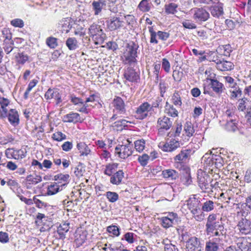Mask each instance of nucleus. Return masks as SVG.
<instances>
[{
	"instance_id": "nucleus-1",
	"label": "nucleus",
	"mask_w": 251,
	"mask_h": 251,
	"mask_svg": "<svg viewBox=\"0 0 251 251\" xmlns=\"http://www.w3.org/2000/svg\"><path fill=\"white\" fill-rule=\"evenodd\" d=\"M138 48V45L134 42L127 44L122 56L124 64L133 67L137 63Z\"/></svg>"
},
{
	"instance_id": "nucleus-2",
	"label": "nucleus",
	"mask_w": 251,
	"mask_h": 251,
	"mask_svg": "<svg viewBox=\"0 0 251 251\" xmlns=\"http://www.w3.org/2000/svg\"><path fill=\"white\" fill-rule=\"evenodd\" d=\"M89 34L92 37L95 44L100 45L104 41L105 34L100 25L93 23L89 27Z\"/></svg>"
},
{
	"instance_id": "nucleus-3",
	"label": "nucleus",
	"mask_w": 251,
	"mask_h": 251,
	"mask_svg": "<svg viewBox=\"0 0 251 251\" xmlns=\"http://www.w3.org/2000/svg\"><path fill=\"white\" fill-rule=\"evenodd\" d=\"M115 153L122 159H126L130 156L133 152V144L128 139L118 145L115 149Z\"/></svg>"
},
{
	"instance_id": "nucleus-4",
	"label": "nucleus",
	"mask_w": 251,
	"mask_h": 251,
	"mask_svg": "<svg viewBox=\"0 0 251 251\" xmlns=\"http://www.w3.org/2000/svg\"><path fill=\"white\" fill-rule=\"evenodd\" d=\"M198 182L199 187L204 192H208L211 190L212 186L210 184L211 181L210 177L201 170L198 171Z\"/></svg>"
},
{
	"instance_id": "nucleus-5",
	"label": "nucleus",
	"mask_w": 251,
	"mask_h": 251,
	"mask_svg": "<svg viewBox=\"0 0 251 251\" xmlns=\"http://www.w3.org/2000/svg\"><path fill=\"white\" fill-rule=\"evenodd\" d=\"M173 120L165 116L159 118L157 122L158 134L163 136L173 126Z\"/></svg>"
},
{
	"instance_id": "nucleus-6",
	"label": "nucleus",
	"mask_w": 251,
	"mask_h": 251,
	"mask_svg": "<svg viewBox=\"0 0 251 251\" xmlns=\"http://www.w3.org/2000/svg\"><path fill=\"white\" fill-rule=\"evenodd\" d=\"M190 12L193 14V19L197 22L202 23L205 22L210 17V14L208 12L202 7L192 8Z\"/></svg>"
},
{
	"instance_id": "nucleus-7",
	"label": "nucleus",
	"mask_w": 251,
	"mask_h": 251,
	"mask_svg": "<svg viewBox=\"0 0 251 251\" xmlns=\"http://www.w3.org/2000/svg\"><path fill=\"white\" fill-rule=\"evenodd\" d=\"M162 226L165 228H168L176 224L178 220L177 214L174 212H170L165 216L160 219Z\"/></svg>"
},
{
	"instance_id": "nucleus-8",
	"label": "nucleus",
	"mask_w": 251,
	"mask_h": 251,
	"mask_svg": "<svg viewBox=\"0 0 251 251\" xmlns=\"http://www.w3.org/2000/svg\"><path fill=\"white\" fill-rule=\"evenodd\" d=\"M150 111H151L150 104L148 102H144L137 108L134 116L137 119L143 120L149 116Z\"/></svg>"
},
{
	"instance_id": "nucleus-9",
	"label": "nucleus",
	"mask_w": 251,
	"mask_h": 251,
	"mask_svg": "<svg viewBox=\"0 0 251 251\" xmlns=\"http://www.w3.org/2000/svg\"><path fill=\"white\" fill-rule=\"evenodd\" d=\"M236 228L242 234H250L251 233V221L246 218H242L238 221Z\"/></svg>"
},
{
	"instance_id": "nucleus-10",
	"label": "nucleus",
	"mask_w": 251,
	"mask_h": 251,
	"mask_svg": "<svg viewBox=\"0 0 251 251\" xmlns=\"http://www.w3.org/2000/svg\"><path fill=\"white\" fill-rule=\"evenodd\" d=\"M215 76L216 75L215 74H210L208 75L207 79L210 81L209 84L212 90L217 94H221L223 92L224 86L223 83L214 79Z\"/></svg>"
},
{
	"instance_id": "nucleus-11",
	"label": "nucleus",
	"mask_w": 251,
	"mask_h": 251,
	"mask_svg": "<svg viewBox=\"0 0 251 251\" xmlns=\"http://www.w3.org/2000/svg\"><path fill=\"white\" fill-rule=\"evenodd\" d=\"M107 25L110 30H115L123 25L124 22L117 16H110L106 21Z\"/></svg>"
},
{
	"instance_id": "nucleus-12",
	"label": "nucleus",
	"mask_w": 251,
	"mask_h": 251,
	"mask_svg": "<svg viewBox=\"0 0 251 251\" xmlns=\"http://www.w3.org/2000/svg\"><path fill=\"white\" fill-rule=\"evenodd\" d=\"M187 251H201V247L199 239L191 237L186 241Z\"/></svg>"
},
{
	"instance_id": "nucleus-13",
	"label": "nucleus",
	"mask_w": 251,
	"mask_h": 251,
	"mask_svg": "<svg viewBox=\"0 0 251 251\" xmlns=\"http://www.w3.org/2000/svg\"><path fill=\"white\" fill-rule=\"evenodd\" d=\"M236 243L238 248L242 251H251V238H239L236 241Z\"/></svg>"
},
{
	"instance_id": "nucleus-14",
	"label": "nucleus",
	"mask_w": 251,
	"mask_h": 251,
	"mask_svg": "<svg viewBox=\"0 0 251 251\" xmlns=\"http://www.w3.org/2000/svg\"><path fill=\"white\" fill-rule=\"evenodd\" d=\"M45 98L47 100L54 99L56 100V104H59L62 102L61 95L57 89H49L46 92Z\"/></svg>"
},
{
	"instance_id": "nucleus-15",
	"label": "nucleus",
	"mask_w": 251,
	"mask_h": 251,
	"mask_svg": "<svg viewBox=\"0 0 251 251\" xmlns=\"http://www.w3.org/2000/svg\"><path fill=\"white\" fill-rule=\"evenodd\" d=\"M180 147L178 139L172 138L163 144L162 150L164 151L171 152Z\"/></svg>"
},
{
	"instance_id": "nucleus-16",
	"label": "nucleus",
	"mask_w": 251,
	"mask_h": 251,
	"mask_svg": "<svg viewBox=\"0 0 251 251\" xmlns=\"http://www.w3.org/2000/svg\"><path fill=\"white\" fill-rule=\"evenodd\" d=\"M87 233L86 231L77 230L75 236V243L76 247H79L84 243L87 239Z\"/></svg>"
},
{
	"instance_id": "nucleus-17",
	"label": "nucleus",
	"mask_w": 251,
	"mask_h": 251,
	"mask_svg": "<svg viewBox=\"0 0 251 251\" xmlns=\"http://www.w3.org/2000/svg\"><path fill=\"white\" fill-rule=\"evenodd\" d=\"M7 112L8 120L10 124L16 126L20 122L19 115L18 111L15 109H10Z\"/></svg>"
},
{
	"instance_id": "nucleus-18",
	"label": "nucleus",
	"mask_w": 251,
	"mask_h": 251,
	"mask_svg": "<svg viewBox=\"0 0 251 251\" xmlns=\"http://www.w3.org/2000/svg\"><path fill=\"white\" fill-rule=\"evenodd\" d=\"M162 176L167 181H174L179 176V174L173 169H166L162 172Z\"/></svg>"
},
{
	"instance_id": "nucleus-19",
	"label": "nucleus",
	"mask_w": 251,
	"mask_h": 251,
	"mask_svg": "<svg viewBox=\"0 0 251 251\" xmlns=\"http://www.w3.org/2000/svg\"><path fill=\"white\" fill-rule=\"evenodd\" d=\"M26 152L23 150H14L7 149L6 150L5 153L7 155L10 154L15 159L19 160L25 158L26 156Z\"/></svg>"
},
{
	"instance_id": "nucleus-20",
	"label": "nucleus",
	"mask_w": 251,
	"mask_h": 251,
	"mask_svg": "<svg viewBox=\"0 0 251 251\" xmlns=\"http://www.w3.org/2000/svg\"><path fill=\"white\" fill-rule=\"evenodd\" d=\"M58 27L62 32L68 33L72 27L71 19L67 18L60 20L58 24Z\"/></svg>"
},
{
	"instance_id": "nucleus-21",
	"label": "nucleus",
	"mask_w": 251,
	"mask_h": 251,
	"mask_svg": "<svg viewBox=\"0 0 251 251\" xmlns=\"http://www.w3.org/2000/svg\"><path fill=\"white\" fill-rule=\"evenodd\" d=\"M214 155L215 154H213L212 151H209L208 152L206 153L201 158V162L203 163L204 167H209V169H210V167L213 166Z\"/></svg>"
},
{
	"instance_id": "nucleus-22",
	"label": "nucleus",
	"mask_w": 251,
	"mask_h": 251,
	"mask_svg": "<svg viewBox=\"0 0 251 251\" xmlns=\"http://www.w3.org/2000/svg\"><path fill=\"white\" fill-rule=\"evenodd\" d=\"M125 78L130 82L137 81L139 78V75L131 68H128L124 73Z\"/></svg>"
},
{
	"instance_id": "nucleus-23",
	"label": "nucleus",
	"mask_w": 251,
	"mask_h": 251,
	"mask_svg": "<svg viewBox=\"0 0 251 251\" xmlns=\"http://www.w3.org/2000/svg\"><path fill=\"white\" fill-rule=\"evenodd\" d=\"M206 233L212 232L217 230H224V224L222 222V218L220 220H218L217 222L213 224L206 225Z\"/></svg>"
},
{
	"instance_id": "nucleus-24",
	"label": "nucleus",
	"mask_w": 251,
	"mask_h": 251,
	"mask_svg": "<svg viewBox=\"0 0 251 251\" xmlns=\"http://www.w3.org/2000/svg\"><path fill=\"white\" fill-rule=\"evenodd\" d=\"M92 5L95 15H98L101 13L103 7L106 5V1L104 0H94Z\"/></svg>"
},
{
	"instance_id": "nucleus-25",
	"label": "nucleus",
	"mask_w": 251,
	"mask_h": 251,
	"mask_svg": "<svg viewBox=\"0 0 251 251\" xmlns=\"http://www.w3.org/2000/svg\"><path fill=\"white\" fill-rule=\"evenodd\" d=\"M113 105L115 109L120 114L126 112L125 104L124 100L120 97H117L113 100Z\"/></svg>"
},
{
	"instance_id": "nucleus-26",
	"label": "nucleus",
	"mask_w": 251,
	"mask_h": 251,
	"mask_svg": "<svg viewBox=\"0 0 251 251\" xmlns=\"http://www.w3.org/2000/svg\"><path fill=\"white\" fill-rule=\"evenodd\" d=\"M69 177L70 176L68 174H59L54 176V180L57 181L56 183L61 186V190H62L63 186L68 183Z\"/></svg>"
},
{
	"instance_id": "nucleus-27",
	"label": "nucleus",
	"mask_w": 251,
	"mask_h": 251,
	"mask_svg": "<svg viewBox=\"0 0 251 251\" xmlns=\"http://www.w3.org/2000/svg\"><path fill=\"white\" fill-rule=\"evenodd\" d=\"M64 122L67 123H76L81 121L80 115L77 113L71 112L65 115L63 118Z\"/></svg>"
},
{
	"instance_id": "nucleus-28",
	"label": "nucleus",
	"mask_w": 251,
	"mask_h": 251,
	"mask_svg": "<svg viewBox=\"0 0 251 251\" xmlns=\"http://www.w3.org/2000/svg\"><path fill=\"white\" fill-rule=\"evenodd\" d=\"M111 176L110 182L112 184L118 185L122 182L124 177V173L122 170H119Z\"/></svg>"
},
{
	"instance_id": "nucleus-29",
	"label": "nucleus",
	"mask_w": 251,
	"mask_h": 251,
	"mask_svg": "<svg viewBox=\"0 0 251 251\" xmlns=\"http://www.w3.org/2000/svg\"><path fill=\"white\" fill-rule=\"evenodd\" d=\"M186 202L188 208L190 211L200 206V201L196 197V195L191 196Z\"/></svg>"
},
{
	"instance_id": "nucleus-30",
	"label": "nucleus",
	"mask_w": 251,
	"mask_h": 251,
	"mask_svg": "<svg viewBox=\"0 0 251 251\" xmlns=\"http://www.w3.org/2000/svg\"><path fill=\"white\" fill-rule=\"evenodd\" d=\"M223 3L219 2L217 5L212 6L211 8V13L215 17H219L224 14Z\"/></svg>"
},
{
	"instance_id": "nucleus-31",
	"label": "nucleus",
	"mask_w": 251,
	"mask_h": 251,
	"mask_svg": "<svg viewBox=\"0 0 251 251\" xmlns=\"http://www.w3.org/2000/svg\"><path fill=\"white\" fill-rule=\"evenodd\" d=\"M191 152L190 149L182 150L176 156L175 160L177 162L184 161L190 155Z\"/></svg>"
},
{
	"instance_id": "nucleus-32",
	"label": "nucleus",
	"mask_w": 251,
	"mask_h": 251,
	"mask_svg": "<svg viewBox=\"0 0 251 251\" xmlns=\"http://www.w3.org/2000/svg\"><path fill=\"white\" fill-rule=\"evenodd\" d=\"M217 68L222 71L231 70L233 68V63L227 61H220L217 63Z\"/></svg>"
},
{
	"instance_id": "nucleus-33",
	"label": "nucleus",
	"mask_w": 251,
	"mask_h": 251,
	"mask_svg": "<svg viewBox=\"0 0 251 251\" xmlns=\"http://www.w3.org/2000/svg\"><path fill=\"white\" fill-rule=\"evenodd\" d=\"M77 149L79 151L80 155L87 156L91 151L88 146L84 142H80L77 144Z\"/></svg>"
},
{
	"instance_id": "nucleus-34",
	"label": "nucleus",
	"mask_w": 251,
	"mask_h": 251,
	"mask_svg": "<svg viewBox=\"0 0 251 251\" xmlns=\"http://www.w3.org/2000/svg\"><path fill=\"white\" fill-rule=\"evenodd\" d=\"M191 212L193 215L194 218L198 221H202L205 217L204 213L201 208L200 206L191 210Z\"/></svg>"
},
{
	"instance_id": "nucleus-35",
	"label": "nucleus",
	"mask_w": 251,
	"mask_h": 251,
	"mask_svg": "<svg viewBox=\"0 0 251 251\" xmlns=\"http://www.w3.org/2000/svg\"><path fill=\"white\" fill-rule=\"evenodd\" d=\"M236 109L235 107L228 109L225 112V116L227 117L226 120L237 121L238 120V117L236 114Z\"/></svg>"
},
{
	"instance_id": "nucleus-36",
	"label": "nucleus",
	"mask_w": 251,
	"mask_h": 251,
	"mask_svg": "<svg viewBox=\"0 0 251 251\" xmlns=\"http://www.w3.org/2000/svg\"><path fill=\"white\" fill-rule=\"evenodd\" d=\"M69 223H63L60 225L57 230V233L59 235V237L60 238H65V233L69 231Z\"/></svg>"
},
{
	"instance_id": "nucleus-37",
	"label": "nucleus",
	"mask_w": 251,
	"mask_h": 251,
	"mask_svg": "<svg viewBox=\"0 0 251 251\" xmlns=\"http://www.w3.org/2000/svg\"><path fill=\"white\" fill-rule=\"evenodd\" d=\"M178 4L174 2H170L165 5V12L167 14H175L177 12Z\"/></svg>"
},
{
	"instance_id": "nucleus-38",
	"label": "nucleus",
	"mask_w": 251,
	"mask_h": 251,
	"mask_svg": "<svg viewBox=\"0 0 251 251\" xmlns=\"http://www.w3.org/2000/svg\"><path fill=\"white\" fill-rule=\"evenodd\" d=\"M165 110L166 113L172 117H176L178 116L177 110L167 101L166 102Z\"/></svg>"
},
{
	"instance_id": "nucleus-39",
	"label": "nucleus",
	"mask_w": 251,
	"mask_h": 251,
	"mask_svg": "<svg viewBox=\"0 0 251 251\" xmlns=\"http://www.w3.org/2000/svg\"><path fill=\"white\" fill-rule=\"evenodd\" d=\"M235 88H231L229 90L230 99L231 100H236L240 97L242 95V92L239 86L236 87Z\"/></svg>"
},
{
	"instance_id": "nucleus-40",
	"label": "nucleus",
	"mask_w": 251,
	"mask_h": 251,
	"mask_svg": "<svg viewBox=\"0 0 251 251\" xmlns=\"http://www.w3.org/2000/svg\"><path fill=\"white\" fill-rule=\"evenodd\" d=\"M66 45L70 50H75L78 47L77 41L75 38L70 37L68 38L66 41Z\"/></svg>"
},
{
	"instance_id": "nucleus-41",
	"label": "nucleus",
	"mask_w": 251,
	"mask_h": 251,
	"mask_svg": "<svg viewBox=\"0 0 251 251\" xmlns=\"http://www.w3.org/2000/svg\"><path fill=\"white\" fill-rule=\"evenodd\" d=\"M152 4L148 0H142L139 3L138 7L143 12H148L151 8Z\"/></svg>"
},
{
	"instance_id": "nucleus-42",
	"label": "nucleus",
	"mask_w": 251,
	"mask_h": 251,
	"mask_svg": "<svg viewBox=\"0 0 251 251\" xmlns=\"http://www.w3.org/2000/svg\"><path fill=\"white\" fill-rule=\"evenodd\" d=\"M61 186L57 183H54L50 185L48 187L47 194L53 195L61 191Z\"/></svg>"
},
{
	"instance_id": "nucleus-43",
	"label": "nucleus",
	"mask_w": 251,
	"mask_h": 251,
	"mask_svg": "<svg viewBox=\"0 0 251 251\" xmlns=\"http://www.w3.org/2000/svg\"><path fill=\"white\" fill-rule=\"evenodd\" d=\"M215 205L214 202L211 200H207L203 203L201 209L203 212H209L212 211Z\"/></svg>"
},
{
	"instance_id": "nucleus-44",
	"label": "nucleus",
	"mask_w": 251,
	"mask_h": 251,
	"mask_svg": "<svg viewBox=\"0 0 251 251\" xmlns=\"http://www.w3.org/2000/svg\"><path fill=\"white\" fill-rule=\"evenodd\" d=\"M136 237L137 235L135 233L128 232L124 234L122 240H125L128 244H131L136 241Z\"/></svg>"
},
{
	"instance_id": "nucleus-45",
	"label": "nucleus",
	"mask_w": 251,
	"mask_h": 251,
	"mask_svg": "<svg viewBox=\"0 0 251 251\" xmlns=\"http://www.w3.org/2000/svg\"><path fill=\"white\" fill-rule=\"evenodd\" d=\"M172 102L176 106L180 107L182 101L179 92L176 91L173 95L171 99Z\"/></svg>"
},
{
	"instance_id": "nucleus-46",
	"label": "nucleus",
	"mask_w": 251,
	"mask_h": 251,
	"mask_svg": "<svg viewBox=\"0 0 251 251\" xmlns=\"http://www.w3.org/2000/svg\"><path fill=\"white\" fill-rule=\"evenodd\" d=\"M118 167V164L112 163L108 164L105 166V169L104 172L105 175L108 176H112V174L115 172Z\"/></svg>"
},
{
	"instance_id": "nucleus-47",
	"label": "nucleus",
	"mask_w": 251,
	"mask_h": 251,
	"mask_svg": "<svg viewBox=\"0 0 251 251\" xmlns=\"http://www.w3.org/2000/svg\"><path fill=\"white\" fill-rule=\"evenodd\" d=\"M238 120L237 121H232L229 120H226V128L227 130L231 132H234L237 129V123Z\"/></svg>"
},
{
	"instance_id": "nucleus-48",
	"label": "nucleus",
	"mask_w": 251,
	"mask_h": 251,
	"mask_svg": "<svg viewBox=\"0 0 251 251\" xmlns=\"http://www.w3.org/2000/svg\"><path fill=\"white\" fill-rule=\"evenodd\" d=\"M106 230L114 236L118 237L120 234V228L115 225H111L107 226Z\"/></svg>"
},
{
	"instance_id": "nucleus-49",
	"label": "nucleus",
	"mask_w": 251,
	"mask_h": 251,
	"mask_svg": "<svg viewBox=\"0 0 251 251\" xmlns=\"http://www.w3.org/2000/svg\"><path fill=\"white\" fill-rule=\"evenodd\" d=\"M224 230H217L212 232L207 233V234L211 236H215L216 241H219L225 237V234L223 233Z\"/></svg>"
},
{
	"instance_id": "nucleus-50",
	"label": "nucleus",
	"mask_w": 251,
	"mask_h": 251,
	"mask_svg": "<svg viewBox=\"0 0 251 251\" xmlns=\"http://www.w3.org/2000/svg\"><path fill=\"white\" fill-rule=\"evenodd\" d=\"M134 147L136 151L140 152L145 149L146 141L144 139L136 140L134 142Z\"/></svg>"
},
{
	"instance_id": "nucleus-51",
	"label": "nucleus",
	"mask_w": 251,
	"mask_h": 251,
	"mask_svg": "<svg viewBox=\"0 0 251 251\" xmlns=\"http://www.w3.org/2000/svg\"><path fill=\"white\" fill-rule=\"evenodd\" d=\"M184 131L188 137H191L195 132L192 124L188 122H186L184 125Z\"/></svg>"
},
{
	"instance_id": "nucleus-52",
	"label": "nucleus",
	"mask_w": 251,
	"mask_h": 251,
	"mask_svg": "<svg viewBox=\"0 0 251 251\" xmlns=\"http://www.w3.org/2000/svg\"><path fill=\"white\" fill-rule=\"evenodd\" d=\"M108 201L111 203L115 202L119 199V195L114 192L108 191L105 194Z\"/></svg>"
},
{
	"instance_id": "nucleus-53",
	"label": "nucleus",
	"mask_w": 251,
	"mask_h": 251,
	"mask_svg": "<svg viewBox=\"0 0 251 251\" xmlns=\"http://www.w3.org/2000/svg\"><path fill=\"white\" fill-rule=\"evenodd\" d=\"M27 181L31 184H37L38 183L42 181V177L40 176L36 175H30L26 177Z\"/></svg>"
},
{
	"instance_id": "nucleus-54",
	"label": "nucleus",
	"mask_w": 251,
	"mask_h": 251,
	"mask_svg": "<svg viewBox=\"0 0 251 251\" xmlns=\"http://www.w3.org/2000/svg\"><path fill=\"white\" fill-rule=\"evenodd\" d=\"M247 100L245 98L240 99L238 100L237 102V109L239 111L245 112L247 108Z\"/></svg>"
},
{
	"instance_id": "nucleus-55",
	"label": "nucleus",
	"mask_w": 251,
	"mask_h": 251,
	"mask_svg": "<svg viewBox=\"0 0 251 251\" xmlns=\"http://www.w3.org/2000/svg\"><path fill=\"white\" fill-rule=\"evenodd\" d=\"M213 166L216 168H221L223 166L224 160L222 157L219 154H215Z\"/></svg>"
},
{
	"instance_id": "nucleus-56",
	"label": "nucleus",
	"mask_w": 251,
	"mask_h": 251,
	"mask_svg": "<svg viewBox=\"0 0 251 251\" xmlns=\"http://www.w3.org/2000/svg\"><path fill=\"white\" fill-rule=\"evenodd\" d=\"M16 62L21 64H24L28 59V56L24 53H19L16 56Z\"/></svg>"
},
{
	"instance_id": "nucleus-57",
	"label": "nucleus",
	"mask_w": 251,
	"mask_h": 251,
	"mask_svg": "<svg viewBox=\"0 0 251 251\" xmlns=\"http://www.w3.org/2000/svg\"><path fill=\"white\" fill-rule=\"evenodd\" d=\"M47 45L51 49H55L57 46V39L53 37H49L46 39Z\"/></svg>"
},
{
	"instance_id": "nucleus-58",
	"label": "nucleus",
	"mask_w": 251,
	"mask_h": 251,
	"mask_svg": "<svg viewBox=\"0 0 251 251\" xmlns=\"http://www.w3.org/2000/svg\"><path fill=\"white\" fill-rule=\"evenodd\" d=\"M224 79L226 82L228 84V87L230 88V89L231 88H236V87L238 86L234 79L231 76H225Z\"/></svg>"
},
{
	"instance_id": "nucleus-59",
	"label": "nucleus",
	"mask_w": 251,
	"mask_h": 251,
	"mask_svg": "<svg viewBox=\"0 0 251 251\" xmlns=\"http://www.w3.org/2000/svg\"><path fill=\"white\" fill-rule=\"evenodd\" d=\"M182 25L184 28L193 29L197 27L196 25L193 21L190 20H185L182 23Z\"/></svg>"
},
{
	"instance_id": "nucleus-60",
	"label": "nucleus",
	"mask_w": 251,
	"mask_h": 251,
	"mask_svg": "<svg viewBox=\"0 0 251 251\" xmlns=\"http://www.w3.org/2000/svg\"><path fill=\"white\" fill-rule=\"evenodd\" d=\"M89 106H92L94 107V105L91 104H88L86 103L85 102L84 103L83 102V104L81 105H79L78 107L76 108V109L80 112L84 113H88L89 111V109L88 108Z\"/></svg>"
},
{
	"instance_id": "nucleus-61",
	"label": "nucleus",
	"mask_w": 251,
	"mask_h": 251,
	"mask_svg": "<svg viewBox=\"0 0 251 251\" xmlns=\"http://www.w3.org/2000/svg\"><path fill=\"white\" fill-rule=\"evenodd\" d=\"M148 28L151 34L150 42L157 44L158 43V41L156 39V36H157V33L154 31L152 26H149Z\"/></svg>"
},
{
	"instance_id": "nucleus-62",
	"label": "nucleus",
	"mask_w": 251,
	"mask_h": 251,
	"mask_svg": "<svg viewBox=\"0 0 251 251\" xmlns=\"http://www.w3.org/2000/svg\"><path fill=\"white\" fill-rule=\"evenodd\" d=\"M168 84L163 80H161L159 83V90L160 93V96L163 97L164 94L168 88Z\"/></svg>"
},
{
	"instance_id": "nucleus-63",
	"label": "nucleus",
	"mask_w": 251,
	"mask_h": 251,
	"mask_svg": "<svg viewBox=\"0 0 251 251\" xmlns=\"http://www.w3.org/2000/svg\"><path fill=\"white\" fill-rule=\"evenodd\" d=\"M218 246L216 243L208 242L206 243L205 247L206 251H217Z\"/></svg>"
},
{
	"instance_id": "nucleus-64",
	"label": "nucleus",
	"mask_w": 251,
	"mask_h": 251,
	"mask_svg": "<svg viewBox=\"0 0 251 251\" xmlns=\"http://www.w3.org/2000/svg\"><path fill=\"white\" fill-rule=\"evenodd\" d=\"M149 156L147 154H143L142 155L139 156L138 160L142 166H145L148 163Z\"/></svg>"
}]
</instances>
